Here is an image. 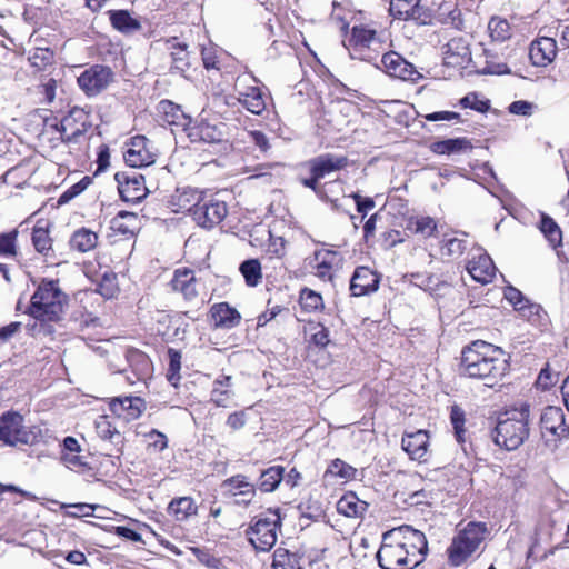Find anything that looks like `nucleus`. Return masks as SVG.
<instances>
[{
  "label": "nucleus",
  "instance_id": "obj_37",
  "mask_svg": "<svg viewBox=\"0 0 569 569\" xmlns=\"http://www.w3.org/2000/svg\"><path fill=\"white\" fill-rule=\"evenodd\" d=\"M110 21L114 29L130 33L140 29V22L132 18L127 10L110 11Z\"/></svg>",
  "mask_w": 569,
  "mask_h": 569
},
{
  "label": "nucleus",
  "instance_id": "obj_25",
  "mask_svg": "<svg viewBox=\"0 0 569 569\" xmlns=\"http://www.w3.org/2000/svg\"><path fill=\"white\" fill-rule=\"evenodd\" d=\"M234 398L232 377L229 375L219 376L212 383L210 401L217 407L229 408Z\"/></svg>",
  "mask_w": 569,
  "mask_h": 569
},
{
  "label": "nucleus",
  "instance_id": "obj_51",
  "mask_svg": "<svg viewBox=\"0 0 569 569\" xmlns=\"http://www.w3.org/2000/svg\"><path fill=\"white\" fill-rule=\"evenodd\" d=\"M53 61V52L49 49L37 48L29 56V62L36 70H43L51 66Z\"/></svg>",
  "mask_w": 569,
  "mask_h": 569
},
{
  "label": "nucleus",
  "instance_id": "obj_33",
  "mask_svg": "<svg viewBox=\"0 0 569 569\" xmlns=\"http://www.w3.org/2000/svg\"><path fill=\"white\" fill-rule=\"evenodd\" d=\"M98 244V234L90 229L81 228L73 232L70 239L72 249L79 252H88Z\"/></svg>",
  "mask_w": 569,
  "mask_h": 569
},
{
  "label": "nucleus",
  "instance_id": "obj_10",
  "mask_svg": "<svg viewBox=\"0 0 569 569\" xmlns=\"http://www.w3.org/2000/svg\"><path fill=\"white\" fill-rule=\"evenodd\" d=\"M113 81V72L109 67L94 64L78 77V84L88 97H94L106 90Z\"/></svg>",
  "mask_w": 569,
  "mask_h": 569
},
{
  "label": "nucleus",
  "instance_id": "obj_59",
  "mask_svg": "<svg viewBox=\"0 0 569 569\" xmlns=\"http://www.w3.org/2000/svg\"><path fill=\"white\" fill-rule=\"evenodd\" d=\"M246 421L244 411H237L228 416L227 426L232 430H239L244 427Z\"/></svg>",
  "mask_w": 569,
  "mask_h": 569
},
{
  "label": "nucleus",
  "instance_id": "obj_62",
  "mask_svg": "<svg viewBox=\"0 0 569 569\" xmlns=\"http://www.w3.org/2000/svg\"><path fill=\"white\" fill-rule=\"evenodd\" d=\"M40 88L41 92L44 94L46 101L51 103L56 98L57 81L49 78L47 81L41 83Z\"/></svg>",
  "mask_w": 569,
  "mask_h": 569
},
{
  "label": "nucleus",
  "instance_id": "obj_53",
  "mask_svg": "<svg viewBox=\"0 0 569 569\" xmlns=\"http://www.w3.org/2000/svg\"><path fill=\"white\" fill-rule=\"evenodd\" d=\"M17 238L18 231L12 230L8 233H0V256L1 257H16L17 256Z\"/></svg>",
  "mask_w": 569,
  "mask_h": 569
},
{
  "label": "nucleus",
  "instance_id": "obj_27",
  "mask_svg": "<svg viewBox=\"0 0 569 569\" xmlns=\"http://www.w3.org/2000/svg\"><path fill=\"white\" fill-rule=\"evenodd\" d=\"M158 111L162 116V120L170 126L188 130L191 124V119L182 111L180 106L169 100H162L158 106Z\"/></svg>",
  "mask_w": 569,
  "mask_h": 569
},
{
  "label": "nucleus",
  "instance_id": "obj_23",
  "mask_svg": "<svg viewBox=\"0 0 569 569\" xmlns=\"http://www.w3.org/2000/svg\"><path fill=\"white\" fill-rule=\"evenodd\" d=\"M445 63L452 67H462L470 60V49L468 42L462 38H452L445 46Z\"/></svg>",
  "mask_w": 569,
  "mask_h": 569
},
{
  "label": "nucleus",
  "instance_id": "obj_28",
  "mask_svg": "<svg viewBox=\"0 0 569 569\" xmlns=\"http://www.w3.org/2000/svg\"><path fill=\"white\" fill-rule=\"evenodd\" d=\"M144 407V401L139 397H126L111 402V410L118 416L124 415L127 420L139 418Z\"/></svg>",
  "mask_w": 569,
  "mask_h": 569
},
{
  "label": "nucleus",
  "instance_id": "obj_48",
  "mask_svg": "<svg viewBox=\"0 0 569 569\" xmlns=\"http://www.w3.org/2000/svg\"><path fill=\"white\" fill-rule=\"evenodd\" d=\"M505 296L507 300L515 307V309L522 312L525 317H527V310L532 313L533 310L537 312L539 309L538 306H527L528 301L525 299L522 293L513 287L508 288Z\"/></svg>",
  "mask_w": 569,
  "mask_h": 569
},
{
  "label": "nucleus",
  "instance_id": "obj_8",
  "mask_svg": "<svg viewBox=\"0 0 569 569\" xmlns=\"http://www.w3.org/2000/svg\"><path fill=\"white\" fill-rule=\"evenodd\" d=\"M541 436L546 443L557 448L560 442L569 438V426L560 407L549 406L543 409L540 417Z\"/></svg>",
  "mask_w": 569,
  "mask_h": 569
},
{
  "label": "nucleus",
  "instance_id": "obj_55",
  "mask_svg": "<svg viewBox=\"0 0 569 569\" xmlns=\"http://www.w3.org/2000/svg\"><path fill=\"white\" fill-rule=\"evenodd\" d=\"M274 569H296L297 562L296 560L288 553L287 550L277 549L273 555V563Z\"/></svg>",
  "mask_w": 569,
  "mask_h": 569
},
{
  "label": "nucleus",
  "instance_id": "obj_38",
  "mask_svg": "<svg viewBox=\"0 0 569 569\" xmlns=\"http://www.w3.org/2000/svg\"><path fill=\"white\" fill-rule=\"evenodd\" d=\"M469 148H471V144L467 138L447 139L437 141L431 146V150L438 154L458 153Z\"/></svg>",
  "mask_w": 569,
  "mask_h": 569
},
{
  "label": "nucleus",
  "instance_id": "obj_58",
  "mask_svg": "<svg viewBox=\"0 0 569 569\" xmlns=\"http://www.w3.org/2000/svg\"><path fill=\"white\" fill-rule=\"evenodd\" d=\"M459 118L460 114L452 111H437L425 116V119L428 121H452Z\"/></svg>",
  "mask_w": 569,
  "mask_h": 569
},
{
  "label": "nucleus",
  "instance_id": "obj_17",
  "mask_svg": "<svg viewBox=\"0 0 569 569\" xmlns=\"http://www.w3.org/2000/svg\"><path fill=\"white\" fill-rule=\"evenodd\" d=\"M170 283L172 290L181 295L186 301L193 302L197 300L199 281L194 271L187 268L177 269Z\"/></svg>",
  "mask_w": 569,
  "mask_h": 569
},
{
  "label": "nucleus",
  "instance_id": "obj_32",
  "mask_svg": "<svg viewBox=\"0 0 569 569\" xmlns=\"http://www.w3.org/2000/svg\"><path fill=\"white\" fill-rule=\"evenodd\" d=\"M368 503L360 500L356 493L348 492L337 502V510L346 517H360L367 510Z\"/></svg>",
  "mask_w": 569,
  "mask_h": 569
},
{
  "label": "nucleus",
  "instance_id": "obj_14",
  "mask_svg": "<svg viewBox=\"0 0 569 569\" xmlns=\"http://www.w3.org/2000/svg\"><path fill=\"white\" fill-rule=\"evenodd\" d=\"M114 178L118 182V190L123 201L136 203L147 196L143 176L136 172L131 174L118 172Z\"/></svg>",
  "mask_w": 569,
  "mask_h": 569
},
{
  "label": "nucleus",
  "instance_id": "obj_64",
  "mask_svg": "<svg viewBox=\"0 0 569 569\" xmlns=\"http://www.w3.org/2000/svg\"><path fill=\"white\" fill-rule=\"evenodd\" d=\"M252 142L259 147V149L263 152H266L269 148V140L267 136L261 131H251L250 133Z\"/></svg>",
  "mask_w": 569,
  "mask_h": 569
},
{
  "label": "nucleus",
  "instance_id": "obj_35",
  "mask_svg": "<svg viewBox=\"0 0 569 569\" xmlns=\"http://www.w3.org/2000/svg\"><path fill=\"white\" fill-rule=\"evenodd\" d=\"M357 470L350 465L340 459L333 460L325 472V480L330 482L333 479H339L341 482H347L356 477Z\"/></svg>",
  "mask_w": 569,
  "mask_h": 569
},
{
  "label": "nucleus",
  "instance_id": "obj_16",
  "mask_svg": "<svg viewBox=\"0 0 569 569\" xmlns=\"http://www.w3.org/2000/svg\"><path fill=\"white\" fill-rule=\"evenodd\" d=\"M149 141L143 136L133 137L124 152V161L132 168L148 167L156 161V154L149 148Z\"/></svg>",
  "mask_w": 569,
  "mask_h": 569
},
{
  "label": "nucleus",
  "instance_id": "obj_9",
  "mask_svg": "<svg viewBox=\"0 0 569 569\" xmlns=\"http://www.w3.org/2000/svg\"><path fill=\"white\" fill-rule=\"evenodd\" d=\"M38 435L27 428L18 412H7L0 417V440L10 446L33 445Z\"/></svg>",
  "mask_w": 569,
  "mask_h": 569
},
{
  "label": "nucleus",
  "instance_id": "obj_52",
  "mask_svg": "<svg viewBox=\"0 0 569 569\" xmlns=\"http://www.w3.org/2000/svg\"><path fill=\"white\" fill-rule=\"evenodd\" d=\"M300 305L306 311H316L323 307L320 293L305 288L300 292Z\"/></svg>",
  "mask_w": 569,
  "mask_h": 569
},
{
  "label": "nucleus",
  "instance_id": "obj_5",
  "mask_svg": "<svg viewBox=\"0 0 569 569\" xmlns=\"http://www.w3.org/2000/svg\"><path fill=\"white\" fill-rule=\"evenodd\" d=\"M486 530L483 523L470 522L459 531L447 550L450 565L459 567L476 552L485 540Z\"/></svg>",
  "mask_w": 569,
  "mask_h": 569
},
{
  "label": "nucleus",
  "instance_id": "obj_18",
  "mask_svg": "<svg viewBox=\"0 0 569 569\" xmlns=\"http://www.w3.org/2000/svg\"><path fill=\"white\" fill-rule=\"evenodd\" d=\"M315 274L322 280H330L333 271L339 269L342 263V257L339 252L321 249L317 250L312 259Z\"/></svg>",
  "mask_w": 569,
  "mask_h": 569
},
{
  "label": "nucleus",
  "instance_id": "obj_22",
  "mask_svg": "<svg viewBox=\"0 0 569 569\" xmlns=\"http://www.w3.org/2000/svg\"><path fill=\"white\" fill-rule=\"evenodd\" d=\"M557 56V42L550 37H540L533 41L529 49V57L535 66L546 67Z\"/></svg>",
  "mask_w": 569,
  "mask_h": 569
},
{
  "label": "nucleus",
  "instance_id": "obj_21",
  "mask_svg": "<svg viewBox=\"0 0 569 569\" xmlns=\"http://www.w3.org/2000/svg\"><path fill=\"white\" fill-rule=\"evenodd\" d=\"M87 114L82 109H72L60 122V132L64 141H74L87 131Z\"/></svg>",
  "mask_w": 569,
  "mask_h": 569
},
{
  "label": "nucleus",
  "instance_id": "obj_30",
  "mask_svg": "<svg viewBox=\"0 0 569 569\" xmlns=\"http://www.w3.org/2000/svg\"><path fill=\"white\" fill-rule=\"evenodd\" d=\"M167 49L170 51L172 59V67L184 73L190 67V52L188 44L178 40V38H170L167 40Z\"/></svg>",
  "mask_w": 569,
  "mask_h": 569
},
{
  "label": "nucleus",
  "instance_id": "obj_40",
  "mask_svg": "<svg viewBox=\"0 0 569 569\" xmlns=\"http://www.w3.org/2000/svg\"><path fill=\"white\" fill-rule=\"evenodd\" d=\"M138 220L139 218L136 213L121 211L112 219V229L122 234H133Z\"/></svg>",
  "mask_w": 569,
  "mask_h": 569
},
{
  "label": "nucleus",
  "instance_id": "obj_3",
  "mask_svg": "<svg viewBox=\"0 0 569 569\" xmlns=\"http://www.w3.org/2000/svg\"><path fill=\"white\" fill-rule=\"evenodd\" d=\"M68 303L67 295L60 289L56 280H43L31 297L28 313L34 322L28 325L32 337L51 336L54 332L52 322L61 320L64 307Z\"/></svg>",
  "mask_w": 569,
  "mask_h": 569
},
{
  "label": "nucleus",
  "instance_id": "obj_54",
  "mask_svg": "<svg viewBox=\"0 0 569 569\" xmlns=\"http://www.w3.org/2000/svg\"><path fill=\"white\" fill-rule=\"evenodd\" d=\"M450 420L455 430V436L458 442L465 441V412L458 406H453L450 412Z\"/></svg>",
  "mask_w": 569,
  "mask_h": 569
},
{
  "label": "nucleus",
  "instance_id": "obj_41",
  "mask_svg": "<svg viewBox=\"0 0 569 569\" xmlns=\"http://www.w3.org/2000/svg\"><path fill=\"white\" fill-rule=\"evenodd\" d=\"M408 229L423 238H429L437 231V222L428 216L416 217L409 220Z\"/></svg>",
  "mask_w": 569,
  "mask_h": 569
},
{
  "label": "nucleus",
  "instance_id": "obj_20",
  "mask_svg": "<svg viewBox=\"0 0 569 569\" xmlns=\"http://www.w3.org/2000/svg\"><path fill=\"white\" fill-rule=\"evenodd\" d=\"M347 164V157L332 153L320 154L308 161L310 173L321 179L331 172L343 169Z\"/></svg>",
  "mask_w": 569,
  "mask_h": 569
},
{
  "label": "nucleus",
  "instance_id": "obj_2",
  "mask_svg": "<svg viewBox=\"0 0 569 569\" xmlns=\"http://www.w3.org/2000/svg\"><path fill=\"white\" fill-rule=\"evenodd\" d=\"M461 375L482 381L486 387L497 386L509 371L505 351L482 340H476L461 352Z\"/></svg>",
  "mask_w": 569,
  "mask_h": 569
},
{
  "label": "nucleus",
  "instance_id": "obj_19",
  "mask_svg": "<svg viewBox=\"0 0 569 569\" xmlns=\"http://www.w3.org/2000/svg\"><path fill=\"white\" fill-rule=\"evenodd\" d=\"M401 446L412 460H417L419 462L427 461L429 433L426 430L405 432Z\"/></svg>",
  "mask_w": 569,
  "mask_h": 569
},
{
  "label": "nucleus",
  "instance_id": "obj_26",
  "mask_svg": "<svg viewBox=\"0 0 569 569\" xmlns=\"http://www.w3.org/2000/svg\"><path fill=\"white\" fill-rule=\"evenodd\" d=\"M213 325L219 328L231 329L240 323L241 316L237 309L227 302L216 303L210 309Z\"/></svg>",
  "mask_w": 569,
  "mask_h": 569
},
{
  "label": "nucleus",
  "instance_id": "obj_31",
  "mask_svg": "<svg viewBox=\"0 0 569 569\" xmlns=\"http://www.w3.org/2000/svg\"><path fill=\"white\" fill-rule=\"evenodd\" d=\"M203 193L191 187L178 188L173 201L180 210H186L193 216V209L197 208L203 199Z\"/></svg>",
  "mask_w": 569,
  "mask_h": 569
},
{
  "label": "nucleus",
  "instance_id": "obj_11",
  "mask_svg": "<svg viewBox=\"0 0 569 569\" xmlns=\"http://www.w3.org/2000/svg\"><path fill=\"white\" fill-rule=\"evenodd\" d=\"M227 213V204L223 201L213 197H203L202 201L193 209L192 218L198 226L211 229L219 224Z\"/></svg>",
  "mask_w": 569,
  "mask_h": 569
},
{
  "label": "nucleus",
  "instance_id": "obj_34",
  "mask_svg": "<svg viewBox=\"0 0 569 569\" xmlns=\"http://www.w3.org/2000/svg\"><path fill=\"white\" fill-rule=\"evenodd\" d=\"M168 512L172 515L176 520L183 521L197 513V506L191 497H180L169 503Z\"/></svg>",
  "mask_w": 569,
  "mask_h": 569
},
{
  "label": "nucleus",
  "instance_id": "obj_6",
  "mask_svg": "<svg viewBox=\"0 0 569 569\" xmlns=\"http://www.w3.org/2000/svg\"><path fill=\"white\" fill-rule=\"evenodd\" d=\"M280 520L278 510L269 509L251 521L246 533L256 550L269 551L276 545Z\"/></svg>",
  "mask_w": 569,
  "mask_h": 569
},
{
  "label": "nucleus",
  "instance_id": "obj_47",
  "mask_svg": "<svg viewBox=\"0 0 569 569\" xmlns=\"http://www.w3.org/2000/svg\"><path fill=\"white\" fill-rule=\"evenodd\" d=\"M490 37L495 41H505L510 38V26L507 20L493 17L488 23Z\"/></svg>",
  "mask_w": 569,
  "mask_h": 569
},
{
  "label": "nucleus",
  "instance_id": "obj_56",
  "mask_svg": "<svg viewBox=\"0 0 569 569\" xmlns=\"http://www.w3.org/2000/svg\"><path fill=\"white\" fill-rule=\"evenodd\" d=\"M462 108H469L479 112H485L489 109L488 101L481 100L475 92L468 93L460 100Z\"/></svg>",
  "mask_w": 569,
  "mask_h": 569
},
{
  "label": "nucleus",
  "instance_id": "obj_63",
  "mask_svg": "<svg viewBox=\"0 0 569 569\" xmlns=\"http://www.w3.org/2000/svg\"><path fill=\"white\" fill-rule=\"evenodd\" d=\"M118 288L112 279L104 278L103 282L99 284L98 292L104 298H112L117 293Z\"/></svg>",
  "mask_w": 569,
  "mask_h": 569
},
{
  "label": "nucleus",
  "instance_id": "obj_43",
  "mask_svg": "<svg viewBox=\"0 0 569 569\" xmlns=\"http://www.w3.org/2000/svg\"><path fill=\"white\" fill-rule=\"evenodd\" d=\"M540 230L553 248L561 244L562 232L552 218L547 214H542Z\"/></svg>",
  "mask_w": 569,
  "mask_h": 569
},
{
  "label": "nucleus",
  "instance_id": "obj_49",
  "mask_svg": "<svg viewBox=\"0 0 569 569\" xmlns=\"http://www.w3.org/2000/svg\"><path fill=\"white\" fill-rule=\"evenodd\" d=\"M32 243L39 253L48 254L52 248L49 231L42 227H34L32 230Z\"/></svg>",
  "mask_w": 569,
  "mask_h": 569
},
{
  "label": "nucleus",
  "instance_id": "obj_4",
  "mask_svg": "<svg viewBox=\"0 0 569 569\" xmlns=\"http://www.w3.org/2000/svg\"><path fill=\"white\" fill-rule=\"evenodd\" d=\"M530 405L522 402L499 415L495 442L507 450H516L529 437Z\"/></svg>",
  "mask_w": 569,
  "mask_h": 569
},
{
  "label": "nucleus",
  "instance_id": "obj_7",
  "mask_svg": "<svg viewBox=\"0 0 569 569\" xmlns=\"http://www.w3.org/2000/svg\"><path fill=\"white\" fill-rule=\"evenodd\" d=\"M260 81L251 73L237 77L234 91L239 103L249 112L260 116L267 108V94L259 86Z\"/></svg>",
  "mask_w": 569,
  "mask_h": 569
},
{
  "label": "nucleus",
  "instance_id": "obj_13",
  "mask_svg": "<svg viewBox=\"0 0 569 569\" xmlns=\"http://www.w3.org/2000/svg\"><path fill=\"white\" fill-rule=\"evenodd\" d=\"M381 64L387 74L405 81L417 82L422 74L416 67L395 51L387 52L381 58Z\"/></svg>",
  "mask_w": 569,
  "mask_h": 569
},
{
  "label": "nucleus",
  "instance_id": "obj_57",
  "mask_svg": "<svg viewBox=\"0 0 569 569\" xmlns=\"http://www.w3.org/2000/svg\"><path fill=\"white\" fill-rule=\"evenodd\" d=\"M533 104L525 100H518L509 106V112L519 116H530L532 113Z\"/></svg>",
  "mask_w": 569,
  "mask_h": 569
},
{
  "label": "nucleus",
  "instance_id": "obj_39",
  "mask_svg": "<svg viewBox=\"0 0 569 569\" xmlns=\"http://www.w3.org/2000/svg\"><path fill=\"white\" fill-rule=\"evenodd\" d=\"M96 431L99 438L108 440L113 445L122 442L121 433L112 425L107 416H100L94 422Z\"/></svg>",
  "mask_w": 569,
  "mask_h": 569
},
{
  "label": "nucleus",
  "instance_id": "obj_42",
  "mask_svg": "<svg viewBox=\"0 0 569 569\" xmlns=\"http://www.w3.org/2000/svg\"><path fill=\"white\" fill-rule=\"evenodd\" d=\"M284 469L280 466H273L261 473L260 489L264 492H272L277 489L283 479Z\"/></svg>",
  "mask_w": 569,
  "mask_h": 569
},
{
  "label": "nucleus",
  "instance_id": "obj_61",
  "mask_svg": "<svg viewBox=\"0 0 569 569\" xmlns=\"http://www.w3.org/2000/svg\"><path fill=\"white\" fill-rule=\"evenodd\" d=\"M351 198L356 201L358 212L363 216L375 207V201L371 198H362L358 193H352Z\"/></svg>",
  "mask_w": 569,
  "mask_h": 569
},
{
  "label": "nucleus",
  "instance_id": "obj_36",
  "mask_svg": "<svg viewBox=\"0 0 569 569\" xmlns=\"http://www.w3.org/2000/svg\"><path fill=\"white\" fill-rule=\"evenodd\" d=\"M461 11L458 8L457 0H443L437 10V19L441 23L458 27L461 23Z\"/></svg>",
  "mask_w": 569,
  "mask_h": 569
},
{
  "label": "nucleus",
  "instance_id": "obj_60",
  "mask_svg": "<svg viewBox=\"0 0 569 569\" xmlns=\"http://www.w3.org/2000/svg\"><path fill=\"white\" fill-rule=\"evenodd\" d=\"M61 459L64 462V465L70 469L82 467L86 465L83 458L79 456V452H63Z\"/></svg>",
  "mask_w": 569,
  "mask_h": 569
},
{
  "label": "nucleus",
  "instance_id": "obj_24",
  "mask_svg": "<svg viewBox=\"0 0 569 569\" xmlns=\"http://www.w3.org/2000/svg\"><path fill=\"white\" fill-rule=\"evenodd\" d=\"M223 127L222 123L217 126L202 120L194 126L190 124L187 131L192 142L214 143L222 140Z\"/></svg>",
  "mask_w": 569,
  "mask_h": 569
},
{
  "label": "nucleus",
  "instance_id": "obj_44",
  "mask_svg": "<svg viewBox=\"0 0 569 569\" xmlns=\"http://www.w3.org/2000/svg\"><path fill=\"white\" fill-rule=\"evenodd\" d=\"M440 250L442 256L457 259L467 250V241L462 238H443Z\"/></svg>",
  "mask_w": 569,
  "mask_h": 569
},
{
  "label": "nucleus",
  "instance_id": "obj_1",
  "mask_svg": "<svg viewBox=\"0 0 569 569\" xmlns=\"http://www.w3.org/2000/svg\"><path fill=\"white\" fill-rule=\"evenodd\" d=\"M427 549L428 542L421 531L401 526L383 533L377 559L382 569H412L420 563Z\"/></svg>",
  "mask_w": 569,
  "mask_h": 569
},
{
  "label": "nucleus",
  "instance_id": "obj_46",
  "mask_svg": "<svg viewBox=\"0 0 569 569\" xmlns=\"http://www.w3.org/2000/svg\"><path fill=\"white\" fill-rule=\"evenodd\" d=\"M240 271L244 277L247 284L252 287L257 286L262 278L260 262L256 259L242 262Z\"/></svg>",
  "mask_w": 569,
  "mask_h": 569
},
{
  "label": "nucleus",
  "instance_id": "obj_29",
  "mask_svg": "<svg viewBox=\"0 0 569 569\" xmlns=\"http://www.w3.org/2000/svg\"><path fill=\"white\" fill-rule=\"evenodd\" d=\"M420 0H390L389 12L393 18L402 20H420Z\"/></svg>",
  "mask_w": 569,
  "mask_h": 569
},
{
  "label": "nucleus",
  "instance_id": "obj_15",
  "mask_svg": "<svg viewBox=\"0 0 569 569\" xmlns=\"http://www.w3.org/2000/svg\"><path fill=\"white\" fill-rule=\"evenodd\" d=\"M379 283V273L369 267L360 266L353 271L349 289L352 297H363L376 292Z\"/></svg>",
  "mask_w": 569,
  "mask_h": 569
},
{
  "label": "nucleus",
  "instance_id": "obj_12",
  "mask_svg": "<svg viewBox=\"0 0 569 569\" xmlns=\"http://www.w3.org/2000/svg\"><path fill=\"white\" fill-rule=\"evenodd\" d=\"M470 256L466 266L468 273L482 284L491 282L496 276V267L490 256L478 246L470 250Z\"/></svg>",
  "mask_w": 569,
  "mask_h": 569
},
{
  "label": "nucleus",
  "instance_id": "obj_45",
  "mask_svg": "<svg viewBox=\"0 0 569 569\" xmlns=\"http://www.w3.org/2000/svg\"><path fill=\"white\" fill-rule=\"evenodd\" d=\"M232 496H250L252 495L253 485L247 481L244 476L238 475L224 481Z\"/></svg>",
  "mask_w": 569,
  "mask_h": 569
},
{
  "label": "nucleus",
  "instance_id": "obj_50",
  "mask_svg": "<svg viewBox=\"0 0 569 569\" xmlns=\"http://www.w3.org/2000/svg\"><path fill=\"white\" fill-rule=\"evenodd\" d=\"M376 40V31L363 26H355L349 41L355 46L369 47Z\"/></svg>",
  "mask_w": 569,
  "mask_h": 569
}]
</instances>
